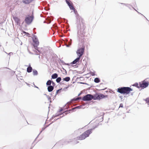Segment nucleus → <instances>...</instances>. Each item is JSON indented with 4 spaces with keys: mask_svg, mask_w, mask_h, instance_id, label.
I'll return each mask as SVG.
<instances>
[{
    "mask_svg": "<svg viewBox=\"0 0 149 149\" xmlns=\"http://www.w3.org/2000/svg\"><path fill=\"white\" fill-rule=\"evenodd\" d=\"M92 129L88 130L84 133H83L81 135L77 137V139L79 140H81L84 139L87 137L89 136V135L92 132Z\"/></svg>",
    "mask_w": 149,
    "mask_h": 149,
    "instance_id": "nucleus-1",
    "label": "nucleus"
},
{
    "mask_svg": "<svg viewBox=\"0 0 149 149\" xmlns=\"http://www.w3.org/2000/svg\"><path fill=\"white\" fill-rule=\"evenodd\" d=\"M132 89L129 87H123L117 89V92L121 94H128L132 91Z\"/></svg>",
    "mask_w": 149,
    "mask_h": 149,
    "instance_id": "nucleus-2",
    "label": "nucleus"
},
{
    "mask_svg": "<svg viewBox=\"0 0 149 149\" xmlns=\"http://www.w3.org/2000/svg\"><path fill=\"white\" fill-rule=\"evenodd\" d=\"M86 26L85 23L82 22L80 24V34L79 35L80 39H82V38L86 36L85 34L86 33L85 29L86 28Z\"/></svg>",
    "mask_w": 149,
    "mask_h": 149,
    "instance_id": "nucleus-3",
    "label": "nucleus"
},
{
    "mask_svg": "<svg viewBox=\"0 0 149 149\" xmlns=\"http://www.w3.org/2000/svg\"><path fill=\"white\" fill-rule=\"evenodd\" d=\"M93 100H100L101 99L107 97H108V95H104L102 94H99L96 93L93 95Z\"/></svg>",
    "mask_w": 149,
    "mask_h": 149,
    "instance_id": "nucleus-4",
    "label": "nucleus"
},
{
    "mask_svg": "<svg viewBox=\"0 0 149 149\" xmlns=\"http://www.w3.org/2000/svg\"><path fill=\"white\" fill-rule=\"evenodd\" d=\"M33 17H34L33 15L31 16L29 15H27L25 19L26 23L28 24H30L33 21Z\"/></svg>",
    "mask_w": 149,
    "mask_h": 149,
    "instance_id": "nucleus-5",
    "label": "nucleus"
},
{
    "mask_svg": "<svg viewBox=\"0 0 149 149\" xmlns=\"http://www.w3.org/2000/svg\"><path fill=\"white\" fill-rule=\"evenodd\" d=\"M92 99H93V95L91 94L87 95L82 97V100L84 101H90Z\"/></svg>",
    "mask_w": 149,
    "mask_h": 149,
    "instance_id": "nucleus-6",
    "label": "nucleus"
},
{
    "mask_svg": "<svg viewBox=\"0 0 149 149\" xmlns=\"http://www.w3.org/2000/svg\"><path fill=\"white\" fill-rule=\"evenodd\" d=\"M84 51V47H83L79 49L77 51V54L79 57H80L83 55Z\"/></svg>",
    "mask_w": 149,
    "mask_h": 149,
    "instance_id": "nucleus-7",
    "label": "nucleus"
},
{
    "mask_svg": "<svg viewBox=\"0 0 149 149\" xmlns=\"http://www.w3.org/2000/svg\"><path fill=\"white\" fill-rule=\"evenodd\" d=\"M149 83L148 82H146L145 81L139 82L140 88H144L148 86Z\"/></svg>",
    "mask_w": 149,
    "mask_h": 149,
    "instance_id": "nucleus-8",
    "label": "nucleus"
},
{
    "mask_svg": "<svg viewBox=\"0 0 149 149\" xmlns=\"http://www.w3.org/2000/svg\"><path fill=\"white\" fill-rule=\"evenodd\" d=\"M33 42L34 43V44L33 45L35 49L37 50H38V48L37 47L39 45V42L38 39H35L33 40Z\"/></svg>",
    "mask_w": 149,
    "mask_h": 149,
    "instance_id": "nucleus-9",
    "label": "nucleus"
},
{
    "mask_svg": "<svg viewBox=\"0 0 149 149\" xmlns=\"http://www.w3.org/2000/svg\"><path fill=\"white\" fill-rule=\"evenodd\" d=\"M15 22L17 23V25H20V19L17 17H15L13 18Z\"/></svg>",
    "mask_w": 149,
    "mask_h": 149,
    "instance_id": "nucleus-10",
    "label": "nucleus"
},
{
    "mask_svg": "<svg viewBox=\"0 0 149 149\" xmlns=\"http://www.w3.org/2000/svg\"><path fill=\"white\" fill-rule=\"evenodd\" d=\"M80 59V58L79 57L77 58L75 60H74L71 63L73 64L76 63L77 62L79 61Z\"/></svg>",
    "mask_w": 149,
    "mask_h": 149,
    "instance_id": "nucleus-11",
    "label": "nucleus"
},
{
    "mask_svg": "<svg viewBox=\"0 0 149 149\" xmlns=\"http://www.w3.org/2000/svg\"><path fill=\"white\" fill-rule=\"evenodd\" d=\"M32 70V68L30 65L27 68V72L29 73L31 72Z\"/></svg>",
    "mask_w": 149,
    "mask_h": 149,
    "instance_id": "nucleus-12",
    "label": "nucleus"
},
{
    "mask_svg": "<svg viewBox=\"0 0 149 149\" xmlns=\"http://www.w3.org/2000/svg\"><path fill=\"white\" fill-rule=\"evenodd\" d=\"M54 87L52 86H49L47 88L48 91L49 92H50L52 91Z\"/></svg>",
    "mask_w": 149,
    "mask_h": 149,
    "instance_id": "nucleus-13",
    "label": "nucleus"
},
{
    "mask_svg": "<svg viewBox=\"0 0 149 149\" xmlns=\"http://www.w3.org/2000/svg\"><path fill=\"white\" fill-rule=\"evenodd\" d=\"M33 0H23V2L26 4H28L31 2Z\"/></svg>",
    "mask_w": 149,
    "mask_h": 149,
    "instance_id": "nucleus-14",
    "label": "nucleus"
},
{
    "mask_svg": "<svg viewBox=\"0 0 149 149\" xmlns=\"http://www.w3.org/2000/svg\"><path fill=\"white\" fill-rule=\"evenodd\" d=\"M58 74L56 73H54L53 74L52 76V78L53 79H55L57 78L58 77Z\"/></svg>",
    "mask_w": 149,
    "mask_h": 149,
    "instance_id": "nucleus-15",
    "label": "nucleus"
},
{
    "mask_svg": "<svg viewBox=\"0 0 149 149\" xmlns=\"http://www.w3.org/2000/svg\"><path fill=\"white\" fill-rule=\"evenodd\" d=\"M63 81H68L70 80V78L69 77H67L65 78H64L63 79Z\"/></svg>",
    "mask_w": 149,
    "mask_h": 149,
    "instance_id": "nucleus-16",
    "label": "nucleus"
},
{
    "mask_svg": "<svg viewBox=\"0 0 149 149\" xmlns=\"http://www.w3.org/2000/svg\"><path fill=\"white\" fill-rule=\"evenodd\" d=\"M94 81L95 82L97 83L100 82V80L98 78H96L94 79Z\"/></svg>",
    "mask_w": 149,
    "mask_h": 149,
    "instance_id": "nucleus-17",
    "label": "nucleus"
},
{
    "mask_svg": "<svg viewBox=\"0 0 149 149\" xmlns=\"http://www.w3.org/2000/svg\"><path fill=\"white\" fill-rule=\"evenodd\" d=\"M133 86H135L138 88H140V87H139V86H140L139 83L138 84L137 83H135L134 85H133Z\"/></svg>",
    "mask_w": 149,
    "mask_h": 149,
    "instance_id": "nucleus-18",
    "label": "nucleus"
},
{
    "mask_svg": "<svg viewBox=\"0 0 149 149\" xmlns=\"http://www.w3.org/2000/svg\"><path fill=\"white\" fill-rule=\"evenodd\" d=\"M68 6H69L70 8L72 10H74V7L71 4H68Z\"/></svg>",
    "mask_w": 149,
    "mask_h": 149,
    "instance_id": "nucleus-19",
    "label": "nucleus"
},
{
    "mask_svg": "<svg viewBox=\"0 0 149 149\" xmlns=\"http://www.w3.org/2000/svg\"><path fill=\"white\" fill-rule=\"evenodd\" d=\"M52 81L50 80L48 81L46 83L47 85H50L51 84Z\"/></svg>",
    "mask_w": 149,
    "mask_h": 149,
    "instance_id": "nucleus-20",
    "label": "nucleus"
},
{
    "mask_svg": "<svg viewBox=\"0 0 149 149\" xmlns=\"http://www.w3.org/2000/svg\"><path fill=\"white\" fill-rule=\"evenodd\" d=\"M61 78L60 77H59L57 78L56 80V81L57 83H59L61 81Z\"/></svg>",
    "mask_w": 149,
    "mask_h": 149,
    "instance_id": "nucleus-21",
    "label": "nucleus"
},
{
    "mask_svg": "<svg viewBox=\"0 0 149 149\" xmlns=\"http://www.w3.org/2000/svg\"><path fill=\"white\" fill-rule=\"evenodd\" d=\"M33 74L34 75H37L38 74V72L36 70L33 71Z\"/></svg>",
    "mask_w": 149,
    "mask_h": 149,
    "instance_id": "nucleus-22",
    "label": "nucleus"
},
{
    "mask_svg": "<svg viewBox=\"0 0 149 149\" xmlns=\"http://www.w3.org/2000/svg\"><path fill=\"white\" fill-rule=\"evenodd\" d=\"M91 74L92 76H94L95 75V73L94 72H92L91 73Z\"/></svg>",
    "mask_w": 149,
    "mask_h": 149,
    "instance_id": "nucleus-23",
    "label": "nucleus"
},
{
    "mask_svg": "<svg viewBox=\"0 0 149 149\" xmlns=\"http://www.w3.org/2000/svg\"><path fill=\"white\" fill-rule=\"evenodd\" d=\"M120 107H122V108L123 107V104L121 103L120 104L119 108H120Z\"/></svg>",
    "mask_w": 149,
    "mask_h": 149,
    "instance_id": "nucleus-24",
    "label": "nucleus"
},
{
    "mask_svg": "<svg viewBox=\"0 0 149 149\" xmlns=\"http://www.w3.org/2000/svg\"><path fill=\"white\" fill-rule=\"evenodd\" d=\"M81 42L82 43V44H84L85 42V41L84 40H81Z\"/></svg>",
    "mask_w": 149,
    "mask_h": 149,
    "instance_id": "nucleus-25",
    "label": "nucleus"
},
{
    "mask_svg": "<svg viewBox=\"0 0 149 149\" xmlns=\"http://www.w3.org/2000/svg\"><path fill=\"white\" fill-rule=\"evenodd\" d=\"M61 89H59V90H57L56 91V94H58V92L60 91V90H61Z\"/></svg>",
    "mask_w": 149,
    "mask_h": 149,
    "instance_id": "nucleus-26",
    "label": "nucleus"
},
{
    "mask_svg": "<svg viewBox=\"0 0 149 149\" xmlns=\"http://www.w3.org/2000/svg\"><path fill=\"white\" fill-rule=\"evenodd\" d=\"M66 2H67V3L68 4H68H70V3L69 2H68V1H67Z\"/></svg>",
    "mask_w": 149,
    "mask_h": 149,
    "instance_id": "nucleus-27",
    "label": "nucleus"
},
{
    "mask_svg": "<svg viewBox=\"0 0 149 149\" xmlns=\"http://www.w3.org/2000/svg\"><path fill=\"white\" fill-rule=\"evenodd\" d=\"M79 99V98H77L75 99V101H77Z\"/></svg>",
    "mask_w": 149,
    "mask_h": 149,
    "instance_id": "nucleus-28",
    "label": "nucleus"
}]
</instances>
